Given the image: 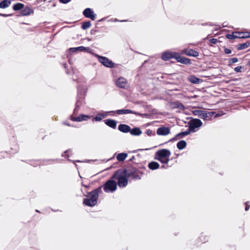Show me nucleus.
<instances>
[{
  "mask_svg": "<svg viewBox=\"0 0 250 250\" xmlns=\"http://www.w3.org/2000/svg\"><path fill=\"white\" fill-rule=\"evenodd\" d=\"M186 145H187V143H186V141H185L184 140H182V141H179L177 144V147L179 149L182 150V149H183L186 146Z\"/></svg>",
  "mask_w": 250,
  "mask_h": 250,
  "instance_id": "obj_27",
  "label": "nucleus"
},
{
  "mask_svg": "<svg viewBox=\"0 0 250 250\" xmlns=\"http://www.w3.org/2000/svg\"><path fill=\"white\" fill-rule=\"evenodd\" d=\"M169 133L170 129L167 127H161L157 130V134L159 135L166 136Z\"/></svg>",
  "mask_w": 250,
  "mask_h": 250,
  "instance_id": "obj_14",
  "label": "nucleus"
},
{
  "mask_svg": "<svg viewBox=\"0 0 250 250\" xmlns=\"http://www.w3.org/2000/svg\"><path fill=\"white\" fill-rule=\"evenodd\" d=\"M83 104V98H82L80 99H78L76 103V107L74 110V113H76L78 112L79 108L81 107V106Z\"/></svg>",
  "mask_w": 250,
  "mask_h": 250,
  "instance_id": "obj_21",
  "label": "nucleus"
},
{
  "mask_svg": "<svg viewBox=\"0 0 250 250\" xmlns=\"http://www.w3.org/2000/svg\"><path fill=\"white\" fill-rule=\"evenodd\" d=\"M33 13V11L29 7H27L21 11V14L22 16H27Z\"/></svg>",
  "mask_w": 250,
  "mask_h": 250,
  "instance_id": "obj_26",
  "label": "nucleus"
},
{
  "mask_svg": "<svg viewBox=\"0 0 250 250\" xmlns=\"http://www.w3.org/2000/svg\"><path fill=\"white\" fill-rule=\"evenodd\" d=\"M101 191L100 188L91 191L88 194L87 198L83 200V203L87 206H94L97 203L99 194Z\"/></svg>",
  "mask_w": 250,
  "mask_h": 250,
  "instance_id": "obj_2",
  "label": "nucleus"
},
{
  "mask_svg": "<svg viewBox=\"0 0 250 250\" xmlns=\"http://www.w3.org/2000/svg\"><path fill=\"white\" fill-rule=\"evenodd\" d=\"M72 154V151L70 149L64 152L62 156L68 158Z\"/></svg>",
  "mask_w": 250,
  "mask_h": 250,
  "instance_id": "obj_35",
  "label": "nucleus"
},
{
  "mask_svg": "<svg viewBox=\"0 0 250 250\" xmlns=\"http://www.w3.org/2000/svg\"><path fill=\"white\" fill-rule=\"evenodd\" d=\"M117 183L112 180H109L106 182L104 186V190L105 192H113L117 189Z\"/></svg>",
  "mask_w": 250,
  "mask_h": 250,
  "instance_id": "obj_4",
  "label": "nucleus"
},
{
  "mask_svg": "<svg viewBox=\"0 0 250 250\" xmlns=\"http://www.w3.org/2000/svg\"><path fill=\"white\" fill-rule=\"evenodd\" d=\"M97 57L99 61L104 66L109 68H112L114 67V63L107 58L98 55H97Z\"/></svg>",
  "mask_w": 250,
  "mask_h": 250,
  "instance_id": "obj_5",
  "label": "nucleus"
},
{
  "mask_svg": "<svg viewBox=\"0 0 250 250\" xmlns=\"http://www.w3.org/2000/svg\"><path fill=\"white\" fill-rule=\"evenodd\" d=\"M70 1L71 0H60V2L63 4H66Z\"/></svg>",
  "mask_w": 250,
  "mask_h": 250,
  "instance_id": "obj_40",
  "label": "nucleus"
},
{
  "mask_svg": "<svg viewBox=\"0 0 250 250\" xmlns=\"http://www.w3.org/2000/svg\"><path fill=\"white\" fill-rule=\"evenodd\" d=\"M118 129L124 133H127L130 131V127L125 124H120L118 126Z\"/></svg>",
  "mask_w": 250,
  "mask_h": 250,
  "instance_id": "obj_18",
  "label": "nucleus"
},
{
  "mask_svg": "<svg viewBox=\"0 0 250 250\" xmlns=\"http://www.w3.org/2000/svg\"><path fill=\"white\" fill-rule=\"evenodd\" d=\"M238 35H243L242 36L240 37V38H250V32H236Z\"/></svg>",
  "mask_w": 250,
  "mask_h": 250,
  "instance_id": "obj_31",
  "label": "nucleus"
},
{
  "mask_svg": "<svg viewBox=\"0 0 250 250\" xmlns=\"http://www.w3.org/2000/svg\"><path fill=\"white\" fill-rule=\"evenodd\" d=\"M126 169V171H128L129 173H130V178H131V179L138 180V179H141L140 176L136 172V171L135 170L132 169H130V168Z\"/></svg>",
  "mask_w": 250,
  "mask_h": 250,
  "instance_id": "obj_17",
  "label": "nucleus"
},
{
  "mask_svg": "<svg viewBox=\"0 0 250 250\" xmlns=\"http://www.w3.org/2000/svg\"><path fill=\"white\" fill-rule=\"evenodd\" d=\"M250 208V205H249V202H247L246 203V207H245V210L247 211L249 210Z\"/></svg>",
  "mask_w": 250,
  "mask_h": 250,
  "instance_id": "obj_43",
  "label": "nucleus"
},
{
  "mask_svg": "<svg viewBox=\"0 0 250 250\" xmlns=\"http://www.w3.org/2000/svg\"><path fill=\"white\" fill-rule=\"evenodd\" d=\"M10 3L11 2L9 0H3L1 2H0V8H5L6 7H8L10 5Z\"/></svg>",
  "mask_w": 250,
  "mask_h": 250,
  "instance_id": "obj_28",
  "label": "nucleus"
},
{
  "mask_svg": "<svg viewBox=\"0 0 250 250\" xmlns=\"http://www.w3.org/2000/svg\"><path fill=\"white\" fill-rule=\"evenodd\" d=\"M237 62H238V59L236 58H231L229 61V62L231 63H234Z\"/></svg>",
  "mask_w": 250,
  "mask_h": 250,
  "instance_id": "obj_38",
  "label": "nucleus"
},
{
  "mask_svg": "<svg viewBox=\"0 0 250 250\" xmlns=\"http://www.w3.org/2000/svg\"><path fill=\"white\" fill-rule=\"evenodd\" d=\"M112 111H109V112H103L102 113H99L96 115V116L94 117V118L93 119V121H100L103 119L105 118L107 116L108 113L112 112Z\"/></svg>",
  "mask_w": 250,
  "mask_h": 250,
  "instance_id": "obj_16",
  "label": "nucleus"
},
{
  "mask_svg": "<svg viewBox=\"0 0 250 250\" xmlns=\"http://www.w3.org/2000/svg\"><path fill=\"white\" fill-rule=\"evenodd\" d=\"M88 49V48H86L83 46H80L78 47H74V48H71L70 50L73 52L76 51H83L84 50Z\"/></svg>",
  "mask_w": 250,
  "mask_h": 250,
  "instance_id": "obj_33",
  "label": "nucleus"
},
{
  "mask_svg": "<svg viewBox=\"0 0 250 250\" xmlns=\"http://www.w3.org/2000/svg\"><path fill=\"white\" fill-rule=\"evenodd\" d=\"M182 53L187 56L191 57H196L199 56V53L197 51L192 49H184L182 50Z\"/></svg>",
  "mask_w": 250,
  "mask_h": 250,
  "instance_id": "obj_12",
  "label": "nucleus"
},
{
  "mask_svg": "<svg viewBox=\"0 0 250 250\" xmlns=\"http://www.w3.org/2000/svg\"><path fill=\"white\" fill-rule=\"evenodd\" d=\"M155 159L161 162L163 164L166 165H166L162 166V167L164 168H167L168 167L167 164L169 161V157L163 158H161V159L156 158Z\"/></svg>",
  "mask_w": 250,
  "mask_h": 250,
  "instance_id": "obj_20",
  "label": "nucleus"
},
{
  "mask_svg": "<svg viewBox=\"0 0 250 250\" xmlns=\"http://www.w3.org/2000/svg\"><path fill=\"white\" fill-rule=\"evenodd\" d=\"M250 46V42H246L243 43H241L238 45V46L237 47V49L238 50H242L245 48H248L249 46Z\"/></svg>",
  "mask_w": 250,
  "mask_h": 250,
  "instance_id": "obj_30",
  "label": "nucleus"
},
{
  "mask_svg": "<svg viewBox=\"0 0 250 250\" xmlns=\"http://www.w3.org/2000/svg\"><path fill=\"white\" fill-rule=\"evenodd\" d=\"M118 21V20H117V19H115V21Z\"/></svg>",
  "mask_w": 250,
  "mask_h": 250,
  "instance_id": "obj_49",
  "label": "nucleus"
},
{
  "mask_svg": "<svg viewBox=\"0 0 250 250\" xmlns=\"http://www.w3.org/2000/svg\"><path fill=\"white\" fill-rule=\"evenodd\" d=\"M237 32H234L231 34H228L226 35V37L228 39H234L236 38H240V36H238V34H236Z\"/></svg>",
  "mask_w": 250,
  "mask_h": 250,
  "instance_id": "obj_32",
  "label": "nucleus"
},
{
  "mask_svg": "<svg viewBox=\"0 0 250 250\" xmlns=\"http://www.w3.org/2000/svg\"><path fill=\"white\" fill-rule=\"evenodd\" d=\"M160 167L159 164L156 162H151L148 164V167L151 170H155L158 169Z\"/></svg>",
  "mask_w": 250,
  "mask_h": 250,
  "instance_id": "obj_23",
  "label": "nucleus"
},
{
  "mask_svg": "<svg viewBox=\"0 0 250 250\" xmlns=\"http://www.w3.org/2000/svg\"><path fill=\"white\" fill-rule=\"evenodd\" d=\"M0 15L3 16V17H7L8 15H6V14H0Z\"/></svg>",
  "mask_w": 250,
  "mask_h": 250,
  "instance_id": "obj_46",
  "label": "nucleus"
},
{
  "mask_svg": "<svg viewBox=\"0 0 250 250\" xmlns=\"http://www.w3.org/2000/svg\"><path fill=\"white\" fill-rule=\"evenodd\" d=\"M189 81L191 83L198 84L202 82V80L194 76H191L189 78Z\"/></svg>",
  "mask_w": 250,
  "mask_h": 250,
  "instance_id": "obj_25",
  "label": "nucleus"
},
{
  "mask_svg": "<svg viewBox=\"0 0 250 250\" xmlns=\"http://www.w3.org/2000/svg\"><path fill=\"white\" fill-rule=\"evenodd\" d=\"M105 124L108 126L112 128H116L117 126V122L115 120L111 119H107L104 120Z\"/></svg>",
  "mask_w": 250,
  "mask_h": 250,
  "instance_id": "obj_19",
  "label": "nucleus"
},
{
  "mask_svg": "<svg viewBox=\"0 0 250 250\" xmlns=\"http://www.w3.org/2000/svg\"><path fill=\"white\" fill-rule=\"evenodd\" d=\"M24 6L23 4L21 3H17L14 5L13 6V9L15 11L19 10L23 8Z\"/></svg>",
  "mask_w": 250,
  "mask_h": 250,
  "instance_id": "obj_34",
  "label": "nucleus"
},
{
  "mask_svg": "<svg viewBox=\"0 0 250 250\" xmlns=\"http://www.w3.org/2000/svg\"><path fill=\"white\" fill-rule=\"evenodd\" d=\"M83 14L86 18H90L93 21L95 20L96 15L95 14L94 12L89 8H86L83 11Z\"/></svg>",
  "mask_w": 250,
  "mask_h": 250,
  "instance_id": "obj_10",
  "label": "nucleus"
},
{
  "mask_svg": "<svg viewBox=\"0 0 250 250\" xmlns=\"http://www.w3.org/2000/svg\"><path fill=\"white\" fill-rule=\"evenodd\" d=\"M238 36H242L243 35H237Z\"/></svg>",
  "mask_w": 250,
  "mask_h": 250,
  "instance_id": "obj_50",
  "label": "nucleus"
},
{
  "mask_svg": "<svg viewBox=\"0 0 250 250\" xmlns=\"http://www.w3.org/2000/svg\"><path fill=\"white\" fill-rule=\"evenodd\" d=\"M129 132L133 136H139L142 133L141 130L138 127H135L132 129L130 128Z\"/></svg>",
  "mask_w": 250,
  "mask_h": 250,
  "instance_id": "obj_22",
  "label": "nucleus"
},
{
  "mask_svg": "<svg viewBox=\"0 0 250 250\" xmlns=\"http://www.w3.org/2000/svg\"><path fill=\"white\" fill-rule=\"evenodd\" d=\"M65 125H68V126H71L70 125H69V124H65Z\"/></svg>",
  "mask_w": 250,
  "mask_h": 250,
  "instance_id": "obj_48",
  "label": "nucleus"
},
{
  "mask_svg": "<svg viewBox=\"0 0 250 250\" xmlns=\"http://www.w3.org/2000/svg\"><path fill=\"white\" fill-rule=\"evenodd\" d=\"M241 69H242V66H237V67H236L234 68V70L236 72H241Z\"/></svg>",
  "mask_w": 250,
  "mask_h": 250,
  "instance_id": "obj_39",
  "label": "nucleus"
},
{
  "mask_svg": "<svg viewBox=\"0 0 250 250\" xmlns=\"http://www.w3.org/2000/svg\"><path fill=\"white\" fill-rule=\"evenodd\" d=\"M130 173L126 171V169H120L113 174L112 178L118 180V185L120 188L125 187L128 184V178H130Z\"/></svg>",
  "mask_w": 250,
  "mask_h": 250,
  "instance_id": "obj_1",
  "label": "nucleus"
},
{
  "mask_svg": "<svg viewBox=\"0 0 250 250\" xmlns=\"http://www.w3.org/2000/svg\"><path fill=\"white\" fill-rule=\"evenodd\" d=\"M192 131H190V129L189 128L188 130L177 134L176 135V137L178 138H182L185 136L188 135Z\"/></svg>",
  "mask_w": 250,
  "mask_h": 250,
  "instance_id": "obj_29",
  "label": "nucleus"
},
{
  "mask_svg": "<svg viewBox=\"0 0 250 250\" xmlns=\"http://www.w3.org/2000/svg\"><path fill=\"white\" fill-rule=\"evenodd\" d=\"M114 112L119 115L126 114H135L136 115H141L140 113L135 112V111H134L130 109H119V110H117Z\"/></svg>",
  "mask_w": 250,
  "mask_h": 250,
  "instance_id": "obj_13",
  "label": "nucleus"
},
{
  "mask_svg": "<svg viewBox=\"0 0 250 250\" xmlns=\"http://www.w3.org/2000/svg\"><path fill=\"white\" fill-rule=\"evenodd\" d=\"M194 115L198 116L199 117L204 120H210L212 116L215 114L213 111L207 112L204 110H195L193 111Z\"/></svg>",
  "mask_w": 250,
  "mask_h": 250,
  "instance_id": "obj_3",
  "label": "nucleus"
},
{
  "mask_svg": "<svg viewBox=\"0 0 250 250\" xmlns=\"http://www.w3.org/2000/svg\"><path fill=\"white\" fill-rule=\"evenodd\" d=\"M127 157V154L126 153H120L117 156V159L119 162L124 161Z\"/></svg>",
  "mask_w": 250,
  "mask_h": 250,
  "instance_id": "obj_24",
  "label": "nucleus"
},
{
  "mask_svg": "<svg viewBox=\"0 0 250 250\" xmlns=\"http://www.w3.org/2000/svg\"><path fill=\"white\" fill-rule=\"evenodd\" d=\"M171 155L170 151L167 149H162L157 151L155 155L154 159L169 157Z\"/></svg>",
  "mask_w": 250,
  "mask_h": 250,
  "instance_id": "obj_6",
  "label": "nucleus"
},
{
  "mask_svg": "<svg viewBox=\"0 0 250 250\" xmlns=\"http://www.w3.org/2000/svg\"><path fill=\"white\" fill-rule=\"evenodd\" d=\"M46 0H37L36 3L39 4L42 1H45Z\"/></svg>",
  "mask_w": 250,
  "mask_h": 250,
  "instance_id": "obj_44",
  "label": "nucleus"
},
{
  "mask_svg": "<svg viewBox=\"0 0 250 250\" xmlns=\"http://www.w3.org/2000/svg\"><path fill=\"white\" fill-rule=\"evenodd\" d=\"M202 125V122L199 119H196L192 120L189 124V128L192 132L196 131L195 128H198L201 126Z\"/></svg>",
  "mask_w": 250,
  "mask_h": 250,
  "instance_id": "obj_7",
  "label": "nucleus"
},
{
  "mask_svg": "<svg viewBox=\"0 0 250 250\" xmlns=\"http://www.w3.org/2000/svg\"><path fill=\"white\" fill-rule=\"evenodd\" d=\"M81 162V161L80 160H77V161H73V162L74 164H75V162ZM75 166L77 167V165L76 164H75Z\"/></svg>",
  "mask_w": 250,
  "mask_h": 250,
  "instance_id": "obj_45",
  "label": "nucleus"
},
{
  "mask_svg": "<svg viewBox=\"0 0 250 250\" xmlns=\"http://www.w3.org/2000/svg\"><path fill=\"white\" fill-rule=\"evenodd\" d=\"M221 116V114H216V115H215V117H219V116Z\"/></svg>",
  "mask_w": 250,
  "mask_h": 250,
  "instance_id": "obj_47",
  "label": "nucleus"
},
{
  "mask_svg": "<svg viewBox=\"0 0 250 250\" xmlns=\"http://www.w3.org/2000/svg\"><path fill=\"white\" fill-rule=\"evenodd\" d=\"M249 64L250 65V61H249Z\"/></svg>",
  "mask_w": 250,
  "mask_h": 250,
  "instance_id": "obj_51",
  "label": "nucleus"
},
{
  "mask_svg": "<svg viewBox=\"0 0 250 250\" xmlns=\"http://www.w3.org/2000/svg\"><path fill=\"white\" fill-rule=\"evenodd\" d=\"M91 23L90 21H85L83 23L82 28L83 29L85 30L89 28L91 26Z\"/></svg>",
  "mask_w": 250,
  "mask_h": 250,
  "instance_id": "obj_36",
  "label": "nucleus"
},
{
  "mask_svg": "<svg viewBox=\"0 0 250 250\" xmlns=\"http://www.w3.org/2000/svg\"><path fill=\"white\" fill-rule=\"evenodd\" d=\"M175 107L180 109V110H184L185 109L184 105L179 102H177L175 103Z\"/></svg>",
  "mask_w": 250,
  "mask_h": 250,
  "instance_id": "obj_37",
  "label": "nucleus"
},
{
  "mask_svg": "<svg viewBox=\"0 0 250 250\" xmlns=\"http://www.w3.org/2000/svg\"><path fill=\"white\" fill-rule=\"evenodd\" d=\"M176 60L177 62L183 64H188L190 63V59L180 56L179 53H177V56H176Z\"/></svg>",
  "mask_w": 250,
  "mask_h": 250,
  "instance_id": "obj_15",
  "label": "nucleus"
},
{
  "mask_svg": "<svg viewBox=\"0 0 250 250\" xmlns=\"http://www.w3.org/2000/svg\"><path fill=\"white\" fill-rule=\"evenodd\" d=\"M225 52L227 54H229L231 53V50L229 49L226 48L225 49Z\"/></svg>",
  "mask_w": 250,
  "mask_h": 250,
  "instance_id": "obj_42",
  "label": "nucleus"
},
{
  "mask_svg": "<svg viewBox=\"0 0 250 250\" xmlns=\"http://www.w3.org/2000/svg\"><path fill=\"white\" fill-rule=\"evenodd\" d=\"M176 56H177V52L167 51L162 53L161 58L164 61H167L172 58L176 59Z\"/></svg>",
  "mask_w": 250,
  "mask_h": 250,
  "instance_id": "obj_8",
  "label": "nucleus"
},
{
  "mask_svg": "<svg viewBox=\"0 0 250 250\" xmlns=\"http://www.w3.org/2000/svg\"><path fill=\"white\" fill-rule=\"evenodd\" d=\"M217 42H218V40L216 39H212L210 40V42L213 44L216 43Z\"/></svg>",
  "mask_w": 250,
  "mask_h": 250,
  "instance_id": "obj_41",
  "label": "nucleus"
},
{
  "mask_svg": "<svg viewBox=\"0 0 250 250\" xmlns=\"http://www.w3.org/2000/svg\"><path fill=\"white\" fill-rule=\"evenodd\" d=\"M116 84L117 86L122 88H127L128 87L127 80L122 77L119 78L117 80Z\"/></svg>",
  "mask_w": 250,
  "mask_h": 250,
  "instance_id": "obj_9",
  "label": "nucleus"
},
{
  "mask_svg": "<svg viewBox=\"0 0 250 250\" xmlns=\"http://www.w3.org/2000/svg\"><path fill=\"white\" fill-rule=\"evenodd\" d=\"M90 118V116L84 114H80L77 117H74L73 116H71L70 117V119L72 121L78 122L87 121Z\"/></svg>",
  "mask_w": 250,
  "mask_h": 250,
  "instance_id": "obj_11",
  "label": "nucleus"
}]
</instances>
